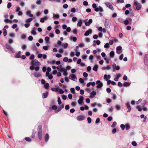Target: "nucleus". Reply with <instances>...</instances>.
Returning <instances> with one entry per match:
<instances>
[{
  "label": "nucleus",
  "mask_w": 148,
  "mask_h": 148,
  "mask_svg": "<svg viewBox=\"0 0 148 148\" xmlns=\"http://www.w3.org/2000/svg\"><path fill=\"white\" fill-rule=\"evenodd\" d=\"M31 63L32 65L30 67V69L32 70L34 69L36 71H38L39 69V66L40 64V62L36 60H32L31 62Z\"/></svg>",
  "instance_id": "1"
},
{
  "label": "nucleus",
  "mask_w": 148,
  "mask_h": 148,
  "mask_svg": "<svg viewBox=\"0 0 148 148\" xmlns=\"http://www.w3.org/2000/svg\"><path fill=\"white\" fill-rule=\"evenodd\" d=\"M38 133L37 135L38 137L39 138V139L40 140H41L42 139V125H40L38 126Z\"/></svg>",
  "instance_id": "2"
},
{
  "label": "nucleus",
  "mask_w": 148,
  "mask_h": 148,
  "mask_svg": "<svg viewBox=\"0 0 148 148\" xmlns=\"http://www.w3.org/2000/svg\"><path fill=\"white\" fill-rule=\"evenodd\" d=\"M134 6H136V8H134V9L135 10H140L141 8V5L140 4L138 3L137 1L134 2Z\"/></svg>",
  "instance_id": "3"
},
{
  "label": "nucleus",
  "mask_w": 148,
  "mask_h": 148,
  "mask_svg": "<svg viewBox=\"0 0 148 148\" xmlns=\"http://www.w3.org/2000/svg\"><path fill=\"white\" fill-rule=\"evenodd\" d=\"M104 24L106 28L109 29L110 26V22L109 20L106 19L104 21Z\"/></svg>",
  "instance_id": "4"
},
{
  "label": "nucleus",
  "mask_w": 148,
  "mask_h": 148,
  "mask_svg": "<svg viewBox=\"0 0 148 148\" xmlns=\"http://www.w3.org/2000/svg\"><path fill=\"white\" fill-rule=\"evenodd\" d=\"M6 48L8 49L12 53H14V51L13 49L12 48V47L10 46L8 44H6L5 45Z\"/></svg>",
  "instance_id": "5"
},
{
  "label": "nucleus",
  "mask_w": 148,
  "mask_h": 148,
  "mask_svg": "<svg viewBox=\"0 0 148 148\" xmlns=\"http://www.w3.org/2000/svg\"><path fill=\"white\" fill-rule=\"evenodd\" d=\"M59 71L60 72L63 71V75L64 76H66L67 75L68 73L67 72L66 69L61 68L59 69Z\"/></svg>",
  "instance_id": "6"
},
{
  "label": "nucleus",
  "mask_w": 148,
  "mask_h": 148,
  "mask_svg": "<svg viewBox=\"0 0 148 148\" xmlns=\"http://www.w3.org/2000/svg\"><path fill=\"white\" fill-rule=\"evenodd\" d=\"M122 48L121 46H118L116 49V53L119 54H120L122 52L121 50Z\"/></svg>",
  "instance_id": "7"
},
{
  "label": "nucleus",
  "mask_w": 148,
  "mask_h": 148,
  "mask_svg": "<svg viewBox=\"0 0 148 148\" xmlns=\"http://www.w3.org/2000/svg\"><path fill=\"white\" fill-rule=\"evenodd\" d=\"M79 121L84 120L85 119V117L83 115H80L78 116L76 118Z\"/></svg>",
  "instance_id": "8"
},
{
  "label": "nucleus",
  "mask_w": 148,
  "mask_h": 148,
  "mask_svg": "<svg viewBox=\"0 0 148 148\" xmlns=\"http://www.w3.org/2000/svg\"><path fill=\"white\" fill-rule=\"evenodd\" d=\"M106 6L112 10H114V8L112 4L109 2H107L106 3Z\"/></svg>",
  "instance_id": "9"
},
{
  "label": "nucleus",
  "mask_w": 148,
  "mask_h": 148,
  "mask_svg": "<svg viewBox=\"0 0 148 148\" xmlns=\"http://www.w3.org/2000/svg\"><path fill=\"white\" fill-rule=\"evenodd\" d=\"M92 30L91 29H89L85 32L84 35L85 36H88L90 34L92 33Z\"/></svg>",
  "instance_id": "10"
},
{
  "label": "nucleus",
  "mask_w": 148,
  "mask_h": 148,
  "mask_svg": "<svg viewBox=\"0 0 148 148\" xmlns=\"http://www.w3.org/2000/svg\"><path fill=\"white\" fill-rule=\"evenodd\" d=\"M144 62L146 65L148 64V54H146L145 56Z\"/></svg>",
  "instance_id": "11"
},
{
  "label": "nucleus",
  "mask_w": 148,
  "mask_h": 148,
  "mask_svg": "<svg viewBox=\"0 0 148 148\" xmlns=\"http://www.w3.org/2000/svg\"><path fill=\"white\" fill-rule=\"evenodd\" d=\"M69 77H70L71 78L70 79L72 80L75 81V79H77V77L76 75L74 74H71L69 76Z\"/></svg>",
  "instance_id": "12"
},
{
  "label": "nucleus",
  "mask_w": 148,
  "mask_h": 148,
  "mask_svg": "<svg viewBox=\"0 0 148 148\" xmlns=\"http://www.w3.org/2000/svg\"><path fill=\"white\" fill-rule=\"evenodd\" d=\"M84 100V98L82 96H80L79 97V99L78 101V102L79 104H81L83 102Z\"/></svg>",
  "instance_id": "13"
},
{
  "label": "nucleus",
  "mask_w": 148,
  "mask_h": 148,
  "mask_svg": "<svg viewBox=\"0 0 148 148\" xmlns=\"http://www.w3.org/2000/svg\"><path fill=\"white\" fill-rule=\"evenodd\" d=\"M92 19H89L88 22H86L85 23V25L86 26H88L92 23Z\"/></svg>",
  "instance_id": "14"
},
{
  "label": "nucleus",
  "mask_w": 148,
  "mask_h": 148,
  "mask_svg": "<svg viewBox=\"0 0 148 148\" xmlns=\"http://www.w3.org/2000/svg\"><path fill=\"white\" fill-rule=\"evenodd\" d=\"M36 28L35 27H33L32 28V29L31 31V34L34 35H35L36 34V32L35 31Z\"/></svg>",
  "instance_id": "15"
},
{
  "label": "nucleus",
  "mask_w": 148,
  "mask_h": 148,
  "mask_svg": "<svg viewBox=\"0 0 148 148\" xmlns=\"http://www.w3.org/2000/svg\"><path fill=\"white\" fill-rule=\"evenodd\" d=\"M110 75H107L105 74L104 76V78L106 79V81H107L108 79L110 78Z\"/></svg>",
  "instance_id": "16"
},
{
  "label": "nucleus",
  "mask_w": 148,
  "mask_h": 148,
  "mask_svg": "<svg viewBox=\"0 0 148 148\" xmlns=\"http://www.w3.org/2000/svg\"><path fill=\"white\" fill-rule=\"evenodd\" d=\"M48 95V92L47 91L45 93H44L42 94V98L43 99L46 98Z\"/></svg>",
  "instance_id": "17"
},
{
  "label": "nucleus",
  "mask_w": 148,
  "mask_h": 148,
  "mask_svg": "<svg viewBox=\"0 0 148 148\" xmlns=\"http://www.w3.org/2000/svg\"><path fill=\"white\" fill-rule=\"evenodd\" d=\"M31 11L30 10L27 11L26 12V14L30 17L33 16V15L31 14Z\"/></svg>",
  "instance_id": "18"
},
{
  "label": "nucleus",
  "mask_w": 148,
  "mask_h": 148,
  "mask_svg": "<svg viewBox=\"0 0 148 148\" xmlns=\"http://www.w3.org/2000/svg\"><path fill=\"white\" fill-rule=\"evenodd\" d=\"M49 137L48 134L47 133L46 134L45 137V142H47L48 141L49 139Z\"/></svg>",
  "instance_id": "19"
},
{
  "label": "nucleus",
  "mask_w": 148,
  "mask_h": 148,
  "mask_svg": "<svg viewBox=\"0 0 148 148\" xmlns=\"http://www.w3.org/2000/svg\"><path fill=\"white\" fill-rule=\"evenodd\" d=\"M36 77L38 78L40 76V75L38 73L35 72L33 74Z\"/></svg>",
  "instance_id": "20"
},
{
  "label": "nucleus",
  "mask_w": 148,
  "mask_h": 148,
  "mask_svg": "<svg viewBox=\"0 0 148 148\" xmlns=\"http://www.w3.org/2000/svg\"><path fill=\"white\" fill-rule=\"evenodd\" d=\"M126 106L127 108L128 109V110L127 111V112H129L131 110L130 106L129 103H127Z\"/></svg>",
  "instance_id": "21"
},
{
  "label": "nucleus",
  "mask_w": 148,
  "mask_h": 148,
  "mask_svg": "<svg viewBox=\"0 0 148 148\" xmlns=\"http://www.w3.org/2000/svg\"><path fill=\"white\" fill-rule=\"evenodd\" d=\"M110 57L111 58H113L114 56V52L113 51H111L110 53Z\"/></svg>",
  "instance_id": "22"
},
{
  "label": "nucleus",
  "mask_w": 148,
  "mask_h": 148,
  "mask_svg": "<svg viewBox=\"0 0 148 148\" xmlns=\"http://www.w3.org/2000/svg\"><path fill=\"white\" fill-rule=\"evenodd\" d=\"M53 19H58L59 18V15L58 14H53Z\"/></svg>",
  "instance_id": "23"
},
{
  "label": "nucleus",
  "mask_w": 148,
  "mask_h": 148,
  "mask_svg": "<svg viewBox=\"0 0 148 148\" xmlns=\"http://www.w3.org/2000/svg\"><path fill=\"white\" fill-rule=\"evenodd\" d=\"M130 83L128 82H125L123 84V86L124 87H127L129 86L130 84Z\"/></svg>",
  "instance_id": "24"
},
{
  "label": "nucleus",
  "mask_w": 148,
  "mask_h": 148,
  "mask_svg": "<svg viewBox=\"0 0 148 148\" xmlns=\"http://www.w3.org/2000/svg\"><path fill=\"white\" fill-rule=\"evenodd\" d=\"M82 21L81 19H79L77 23V26L79 27L81 26L82 25Z\"/></svg>",
  "instance_id": "25"
},
{
  "label": "nucleus",
  "mask_w": 148,
  "mask_h": 148,
  "mask_svg": "<svg viewBox=\"0 0 148 148\" xmlns=\"http://www.w3.org/2000/svg\"><path fill=\"white\" fill-rule=\"evenodd\" d=\"M96 92L95 91H93L92 92H91L90 93V95H91L90 97L92 98V97H93V96L92 95L95 96V95H96Z\"/></svg>",
  "instance_id": "26"
},
{
  "label": "nucleus",
  "mask_w": 148,
  "mask_h": 148,
  "mask_svg": "<svg viewBox=\"0 0 148 148\" xmlns=\"http://www.w3.org/2000/svg\"><path fill=\"white\" fill-rule=\"evenodd\" d=\"M44 86L45 88L46 89H48L49 88V84L48 83H47L45 84L44 85Z\"/></svg>",
  "instance_id": "27"
},
{
  "label": "nucleus",
  "mask_w": 148,
  "mask_h": 148,
  "mask_svg": "<svg viewBox=\"0 0 148 148\" xmlns=\"http://www.w3.org/2000/svg\"><path fill=\"white\" fill-rule=\"evenodd\" d=\"M98 67V66L97 65H95L94 66L92 69L94 71H97Z\"/></svg>",
  "instance_id": "28"
},
{
  "label": "nucleus",
  "mask_w": 148,
  "mask_h": 148,
  "mask_svg": "<svg viewBox=\"0 0 148 148\" xmlns=\"http://www.w3.org/2000/svg\"><path fill=\"white\" fill-rule=\"evenodd\" d=\"M103 86V84L102 83H101L98 84V85L96 87L97 88H101Z\"/></svg>",
  "instance_id": "29"
},
{
  "label": "nucleus",
  "mask_w": 148,
  "mask_h": 148,
  "mask_svg": "<svg viewBox=\"0 0 148 148\" xmlns=\"http://www.w3.org/2000/svg\"><path fill=\"white\" fill-rule=\"evenodd\" d=\"M21 38L23 40L25 39L26 38V36L25 34H21Z\"/></svg>",
  "instance_id": "30"
},
{
  "label": "nucleus",
  "mask_w": 148,
  "mask_h": 148,
  "mask_svg": "<svg viewBox=\"0 0 148 148\" xmlns=\"http://www.w3.org/2000/svg\"><path fill=\"white\" fill-rule=\"evenodd\" d=\"M33 20L32 18H31L27 19L25 20V22L27 23H28L31 22Z\"/></svg>",
  "instance_id": "31"
},
{
  "label": "nucleus",
  "mask_w": 148,
  "mask_h": 148,
  "mask_svg": "<svg viewBox=\"0 0 148 148\" xmlns=\"http://www.w3.org/2000/svg\"><path fill=\"white\" fill-rule=\"evenodd\" d=\"M4 21L6 23H12V21L11 20H10L7 18H5L4 20Z\"/></svg>",
  "instance_id": "32"
},
{
  "label": "nucleus",
  "mask_w": 148,
  "mask_h": 148,
  "mask_svg": "<svg viewBox=\"0 0 148 148\" xmlns=\"http://www.w3.org/2000/svg\"><path fill=\"white\" fill-rule=\"evenodd\" d=\"M61 109H62L61 108V107H59V106L58 107V108H57L56 110L55 111V112L56 113H57V112H60V111H61Z\"/></svg>",
  "instance_id": "33"
},
{
  "label": "nucleus",
  "mask_w": 148,
  "mask_h": 148,
  "mask_svg": "<svg viewBox=\"0 0 148 148\" xmlns=\"http://www.w3.org/2000/svg\"><path fill=\"white\" fill-rule=\"evenodd\" d=\"M130 128V125L129 124H127L125 125V129L126 130H128Z\"/></svg>",
  "instance_id": "34"
},
{
  "label": "nucleus",
  "mask_w": 148,
  "mask_h": 148,
  "mask_svg": "<svg viewBox=\"0 0 148 148\" xmlns=\"http://www.w3.org/2000/svg\"><path fill=\"white\" fill-rule=\"evenodd\" d=\"M24 139L26 141L28 142H29L31 141V139L29 137H25Z\"/></svg>",
  "instance_id": "35"
},
{
  "label": "nucleus",
  "mask_w": 148,
  "mask_h": 148,
  "mask_svg": "<svg viewBox=\"0 0 148 148\" xmlns=\"http://www.w3.org/2000/svg\"><path fill=\"white\" fill-rule=\"evenodd\" d=\"M3 36H5L7 35V30L5 29H3Z\"/></svg>",
  "instance_id": "36"
},
{
  "label": "nucleus",
  "mask_w": 148,
  "mask_h": 148,
  "mask_svg": "<svg viewBox=\"0 0 148 148\" xmlns=\"http://www.w3.org/2000/svg\"><path fill=\"white\" fill-rule=\"evenodd\" d=\"M70 90L72 93L74 94L75 93V89L73 88H71L70 89Z\"/></svg>",
  "instance_id": "37"
},
{
  "label": "nucleus",
  "mask_w": 148,
  "mask_h": 148,
  "mask_svg": "<svg viewBox=\"0 0 148 148\" xmlns=\"http://www.w3.org/2000/svg\"><path fill=\"white\" fill-rule=\"evenodd\" d=\"M129 23V20H127V19L124 21V23L126 25H128Z\"/></svg>",
  "instance_id": "38"
},
{
  "label": "nucleus",
  "mask_w": 148,
  "mask_h": 148,
  "mask_svg": "<svg viewBox=\"0 0 148 148\" xmlns=\"http://www.w3.org/2000/svg\"><path fill=\"white\" fill-rule=\"evenodd\" d=\"M105 48H109L110 47V45L108 43H106L104 45Z\"/></svg>",
  "instance_id": "39"
},
{
  "label": "nucleus",
  "mask_w": 148,
  "mask_h": 148,
  "mask_svg": "<svg viewBox=\"0 0 148 148\" xmlns=\"http://www.w3.org/2000/svg\"><path fill=\"white\" fill-rule=\"evenodd\" d=\"M117 123L116 121H114L113 122L112 124L111 125L112 127H114L116 125Z\"/></svg>",
  "instance_id": "40"
},
{
  "label": "nucleus",
  "mask_w": 148,
  "mask_h": 148,
  "mask_svg": "<svg viewBox=\"0 0 148 148\" xmlns=\"http://www.w3.org/2000/svg\"><path fill=\"white\" fill-rule=\"evenodd\" d=\"M36 3L38 5H40L41 4V0H37L36 2Z\"/></svg>",
  "instance_id": "41"
},
{
  "label": "nucleus",
  "mask_w": 148,
  "mask_h": 148,
  "mask_svg": "<svg viewBox=\"0 0 148 148\" xmlns=\"http://www.w3.org/2000/svg\"><path fill=\"white\" fill-rule=\"evenodd\" d=\"M12 6V4L10 2L8 3L7 6V8L8 9L10 8Z\"/></svg>",
  "instance_id": "42"
},
{
  "label": "nucleus",
  "mask_w": 148,
  "mask_h": 148,
  "mask_svg": "<svg viewBox=\"0 0 148 148\" xmlns=\"http://www.w3.org/2000/svg\"><path fill=\"white\" fill-rule=\"evenodd\" d=\"M113 108L112 106L110 107L108 109V110L110 112H112L113 111Z\"/></svg>",
  "instance_id": "43"
},
{
  "label": "nucleus",
  "mask_w": 148,
  "mask_h": 148,
  "mask_svg": "<svg viewBox=\"0 0 148 148\" xmlns=\"http://www.w3.org/2000/svg\"><path fill=\"white\" fill-rule=\"evenodd\" d=\"M58 104L59 105H60L62 103V102L61 101L60 98V97H58Z\"/></svg>",
  "instance_id": "44"
},
{
  "label": "nucleus",
  "mask_w": 148,
  "mask_h": 148,
  "mask_svg": "<svg viewBox=\"0 0 148 148\" xmlns=\"http://www.w3.org/2000/svg\"><path fill=\"white\" fill-rule=\"evenodd\" d=\"M14 57L15 58H19L21 57V55H19V54L17 53L15 55Z\"/></svg>",
  "instance_id": "45"
},
{
  "label": "nucleus",
  "mask_w": 148,
  "mask_h": 148,
  "mask_svg": "<svg viewBox=\"0 0 148 148\" xmlns=\"http://www.w3.org/2000/svg\"><path fill=\"white\" fill-rule=\"evenodd\" d=\"M120 127L122 130H123L125 129V126L124 124H122L120 125Z\"/></svg>",
  "instance_id": "46"
},
{
  "label": "nucleus",
  "mask_w": 148,
  "mask_h": 148,
  "mask_svg": "<svg viewBox=\"0 0 148 148\" xmlns=\"http://www.w3.org/2000/svg\"><path fill=\"white\" fill-rule=\"evenodd\" d=\"M62 98L64 100H65L67 99V96L64 95H62Z\"/></svg>",
  "instance_id": "47"
},
{
  "label": "nucleus",
  "mask_w": 148,
  "mask_h": 148,
  "mask_svg": "<svg viewBox=\"0 0 148 148\" xmlns=\"http://www.w3.org/2000/svg\"><path fill=\"white\" fill-rule=\"evenodd\" d=\"M132 144L133 146L134 147H136L137 145V143L135 141H133L132 143Z\"/></svg>",
  "instance_id": "48"
},
{
  "label": "nucleus",
  "mask_w": 148,
  "mask_h": 148,
  "mask_svg": "<svg viewBox=\"0 0 148 148\" xmlns=\"http://www.w3.org/2000/svg\"><path fill=\"white\" fill-rule=\"evenodd\" d=\"M73 32L74 34H76L77 32V29L76 28H75L73 30Z\"/></svg>",
  "instance_id": "49"
},
{
  "label": "nucleus",
  "mask_w": 148,
  "mask_h": 148,
  "mask_svg": "<svg viewBox=\"0 0 148 148\" xmlns=\"http://www.w3.org/2000/svg\"><path fill=\"white\" fill-rule=\"evenodd\" d=\"M83 5L84 6H86L88 5V3L87 1H84L83 3Z\"/></svg>",
  "instance_id": "50"
},
{
  "label": "nucleus",
  "mask_w": 148,
  "mask_h": 148,
  "mask_svg": "<svg viewBox=\"0 0 148 148\" xmlns=\"http://www.w3.org/2000/svg\"><path fill=\"white\" fill-rule=\"evenodd\" d=\"M115 107L116 109L117 110H120L121 108V107L120 106L118 105H116Z\"/></svg>",
  "instance_id": "51"
},
{
  "label": "nucleus",
  "mask_w": 148,
  "mask_h": 148,
  "mask_svg": "<svg viewBox=\"0 0 148 148\" xmlns=\"http://www.w3.org/2000/svg\"><path fill=\"white\" fill-rule=\"evenodd\" d=\"M9 36L10 37H14L15 36L14 34L12 33H10L9 34Z\"/></svg>",
  "instance_id": "52"
},
{
  "label": "nucleus",
  "mask_w": 148,
  "mask_h": 148,
  "mask_svg": "<svg viewBox=\"0 0 148 148\" xmlns=\"http://www.w3.org/2000/svg\"><path fill=\"white\" fill-rule=\"evenodd\" d=\"M34 58V56L33 54H32L31 55V56L29 57V59L30 60H33Z\"/></svg>",
  "instance_id": "53"
},
{
  "label": "nucleus",
  "mask_w": 148,
  "mask_h": 148,
  "mask_svg": "<svg viewBox=\"0 0 148 148\" xmlns=\"http://www.w3.org/2000/svg\"><path fill=\"white\" fill-rule=\"evenodd\" d=\"M87 121L88 123H91V118L90 117H88L87 118Z\"/></svg>",
  "instance_id": "54"
},
{
  "label": "nucleus",
  "mask_w": 148,
  "mask_h": 148,
  "mask_svg": "<svg viewBox=\"0 0 148 148\" xmlns=\"http://www.w3.org/2000/svg\"><path fill=\"white\" fill-rule=\"evenodd\" d=\"M112 119V118L111 116H109L107 120L109 121H111Z\"/></svg>",
  "instance_id": "55"
},
{
  "label": "nucleus",
  "mask_w": 148,
  "mask_h": 148,
  "mask_svg": "<svg viewBox=\"0 0 148 148\" xmlns=\"http://www.w3.org/2000/svg\"><path fill=\"white\" fill-rule=\"evenodd\" d=\"M30 24L29 23H26L24 24L26 28L30 26Z\"/></svg>",
  "instance_id": "56"
},
{
  "label": "nucleus",
  "mask_w": 148,
  "mask_h": 148,
  "mask_svg": "<svg viewBox=\"0 0 148 148\" xmlns=\"http://www.w3.org/2000/svg\"><path fill=\"white\" fill-rule=\"evenodd\" d=\"M127 20H129V23H130V24L132 21V20L131 18L129 17L127 18Z\"/></svg>",
  "instance_id": "57"
},
{
  "label": "nucleus",
  "mask_w": 148,
  "mask_h": 148,
  "mask_svg": "<svg viewBox=\"0 0 148 148\" xmlns=\"http://www.w3.org/2000/svg\"><path fill=\"white\" fill-rule=\"evenodd\" d=\"M88 74L86 72H84L83 73V76L84 77H86L88 76Z\"/></svg>",
  "instance_id": "58"
},
{
  "label": "nucleus",
  "mask_w": 148,
  "mask_h": 148,
  "mask_svg": "<svg viewBox=\"0 0 148 148\" xmlns=\"http://www.w3.org/2000/svg\"><path fill=\"white\" fill-rule=\"evenodd\" d=\"M117 14L116 13H114L112 15V17L113 18H116L117 16Z\"/></svg>",
  "instance_id": "59"
},
{
  "label": "nucleus",
  "mask_w": 148,
  "mask_h": 148,
  "mask_svg": "<svg viewBox=\"0 0 148 148\" xmlns=\"http://www.w3.org/2000/svg\"><path fill=\"white\" fill-rule=\"evenodd\" d=\"M77 20V18L76 17H73L72 18V21L73 22H75Z\"/></svg>",
  "instance_id": "60"
},
{
  "label": "nucleus",
  "mask_w": 148,
  "mask_h": 148,
  "mask_svg": "<svg viewBox=\"0 0 148 148\" xmlns=\"http://www.w3.org/2000/svg\"><path fill=\"white\" fill-rule=\"evenodd\" d=\"M17 26V25L16 24H14L12 26V27L13 29H15L16 28Z\"/></svg>",
  "instance_id": "61"
},
{
  "label": "nucleus",
  "mask_w": 148,
  "mask_h": 148,
  "mask_svg": "<svg viewBox=\"0 0 148 148\" xmlns=\"http://www.w3.org/2000/svg\"><path fill=\"white\" fill-rule=\"evenodd\" d=\"M80 94L82 95L84 94V91L83 89H81L80 90Z\"/></svg>",
  "instance_id": "62"
},
{
  "label": "nucleus",
  "mask_w": 148,
  "mask_h": 148,
  "mask_svg": "<svg viewBox=\"0 0 148 148\" xmlns=\"http://www.w3.org/2000/svg\"><path fill=\"white\" fill-rule=\"evenodd\" d=\"M21 47L23 50H24L26 49V46L25 45H22Z\"/></svg>",
  "instance_id": "63"
},
{
  "label": "nucleus",
  "mask_w": 148,
  "mask_h": 148,
  "mask_svg": "<svg viewBox=\"0 0 148 148\" xmlns=\"http://www.w3.org/2000/svg\"><path fill=\"white\" fill-rule=\"evenodd\" d=\"M59 92L60 94H62L64 93V91L62 89H60L59 90Z\"/></svg>",
  "instance_id": "64"
}]
</instances>
